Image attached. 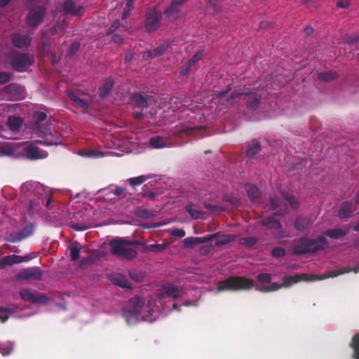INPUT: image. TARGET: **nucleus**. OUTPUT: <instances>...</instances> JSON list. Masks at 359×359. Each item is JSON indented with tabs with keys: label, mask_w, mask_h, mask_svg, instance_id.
Returning <instances> with one entry per match:
<instances>
[{
	"label": "nucleus",
	"mask_w": 359,
	"mask_h": 359,
	"mask_svg": "<svg viewBox=\"0 0 359 359\" xmlns=\"http://www.w3.org/2000/svg\"><path fill=\"white\" fill-rule=\"evenodd\" d=\"M171 235L177 238H183L185 236L186 233L182 229H175L171 231Z\"/></svg>",
	"instance_id": "obj_61"
},
{
	"label": "nucleus",
	"mask_w": 359,
	"mask_h": 359,
	"mask_svg": "<svg viewBox=\"0 0 359 359\" xmlns=\"http://www.w3.org/2000/svg\"><path fill=\"white\" fill-rule=\"evenodd\" d=\"M116 30H118L119 32H125L127 30V28L126 26L121 25V22L118 20H116L109 27V28L107 30V34H112Z\"/></svg>",
	"instance_id": "obj_38"
},
{
	"label": "nucleus",
	"mask_w": 359,
	"mask_h": 359,
	"mask_svg": "<svg viewBox=\"0 0 359 359\" xmlns=\"http://www.w3.org/2000/svg\"><path fill=\"white\" fill-rule=\"evenodd\" d=\"M36 122L39 123L44 121L47 118L46 113L43 111H38L35 115Z\"/></svg>",
	"instance_id": "obj_64"
},
{
	"label": "nucleus",
	"mask_w": 359,
	"mask_h": 359,
	"mask_svg": "<svg viewBox=\"0 0 359 359\" xmlns=\"http://www.w3.org/2000/svg\"><path fill=\"white\" fill-rule=\"evenodd\" d=\"M224 201L230 203L234 206H238L240 205L239 200L233 195H226L224 196Z\"/></svg>",
	"instance_id": "obj_57"
},
{
	"label": "nucleus",
	"mask_w": 359,
	"mask_h": 359,
	"mask_svg": "<svg viewBox=\"0 0 359 359\" xmlns=\"http://www.w3.org/2000/svg\"><path fill=\"white\" fill-rule=\"evenodd\" d=\"M327 244L324 236H319L316 238H301L294 243L292 249L294 255H303L323 250Z\"/></svg>",
	"instance_id": "obj_2"
},
{
	"label": "nucleus",
	"mask_w": 359,
	"mask_h": 359,
	"mask_svg": "<svg viewBox=\"0 0 359 359\" xmlns=\"http://www.w3.org/2000/svg\"><path fill=\"white\" fill-rule=\"evenodd\" d=\"M271 255L276 258L282 257L285 256V250L281 247H276L272 250Z\"/></svg>",
	"instance_id": "obj_54"
},
{
	"label": "nucleus",
	"mask_w": 359,
	"mask_h": 359,
	"mask_svg": "<svg viewBox=\"0 0 359 359\" xmlns=\"http://www.w3.org/2000/svg\"><path fill=\"white\" fill-rule=\"evenodd\" d=\"M162 14L155 8H148L146 12L144 26L147 32H155L160 27Z\"/></svg>",
	"instance_id": "obj_7"
},
{
	"label": "nucleus",
	"mask_w": 359,
	"mask_h": 359,
	"mask_svg": "<svg viewBox=\"0 0 359 359\" xmlns=\"http://www.w3.org/2000/svg\"><path fill=\"white\" fill-rule=\"evenodd\" d=\"M10 65L18 72H24L34 62V57L29 53L14 50L9 55Z\"/></svg>",
	"instance_id": "obj_4"
},
{
	"label": "nucleus",
	"mask_w": 359,
	"mask_h": 359,
	"mask_svg": "<svg viewBox=\"0 0 359 359\" xmlns=\"http://www.w3.org/2000/svg\"><path fill=\"white\" fill-rule=\"evenodd\" d=\"M355 210V203L353 201L343 202L338 210V216L340 219H346L350 217L353 211Z\"/></svg>",
	"instance_id": "obj_16"
},
{
	"label": "nucleus",
	"mask_w": 359,
	"mask_h": 359,
	"mask_svg": "<svg viewBox=\"0 0 359 359\" xmlns=\"http://www.w3.org/2000/svg\"><path fill=\"white\" fill-rule=\"evenodd\" d=\"M168 48V44L163 43L152 50L147 51L144 55V57H156L162 55L167 51Z\"/></svg>",
	"instance_id": "obj_26"
},
{
	"label": "nucleus",
	"mask_w": 359,
	"mask_h": 359,
	"mask_svg": "<svg viewBox=\"0 0 359 359\" xmlns=\"http://www.w3.org/2000/svg\"><path fill=\"white\" fill-rule=\"evenodd\" d=\"M7 126L12 131H18L22 127V120L20 117L11 116L7 121Z\"/></svg>",
	"instance_id": "obj_31"
},
{
	"label": "nucleus",
	"mask_w": 359,
	"mask_h": 359,
	"mask_svg": "<svg viewBox=\"0 0 359 359\" xmlns=\"http://www.w3.org/2000/svg\"><path fill=\"white\" fill-rule=\"evenodd\" d=\"M13 350V346L11 344H1L0 343V353L3 355H8Z\"/></svg>",
	"instance_id": "obj_47"
},
{
	"label": "nucleus",
	"mask_w": 359,
	"mask_h": 359,
	"mask_svg": "<svg viewBox=\"0 0 359 359\" xmlns=\"http://www.w3.org/2000/svg\"><path fill=\"white\" fill-rule=\"evenodd\" d=\"M147 180H148V177L145 175H140L136 177H131L128 180V182H129L130 186H136V185H140L143 182H144Z\"/></svg>",
	"instance_id": "obj_42"
},
{
	"label": "nucleus",
	"mask_w": 359,
	"mask_h": 359,
	"mask_svg": "<svg viewBox=\"0 0 359 359\" xmlns=\"http://www.w3.org/2000/svg\"><path fill=\"white\" fill-rule=\"evenodd\" d=\"M348 233V230L342 229L340 228H335L328 229L324 232V236H328L332 239H339L346 236Z\"/></svg>",
	"instance_id": "obj_24"
},
{
	"label": "nucleus",
	"mask_w": 359,
	"mask_h": 359,
	"mask_svg": "<svg viewBox=\"0 0 359 359\" xmlns=\"http://www.w3.org/2000/svg\"><path fill=\"white\" fill-rule=\"evenodd\" d=\"M150 145L155 149L163 148L167 146L165 141L161 136L151 137L149 140Z\"/></svg>",
	"instance_id": "obj_36"
},
{
	"label": "nucleus",
	"mask_w": 359,
	"mask_h": 359,
	"mask_svg": "<svg viewBox=\"0 0 359 359\" xmlns=\"http://www.w3.org/2000/svg\"><path fill=\"white\" fill-rule=\"evenodd\" d=\"M8 257H10L12 266L13 264H20L23 262H27L29 259L27 258V257H22V256L17 255H8Z\"/></svg>",
	"instance_id": "obj_48"
},
{
	"label": "nucleus",
	"mask_w": 359,
	"mask_h": 359,
	"mask_svg": "<svg viewBox=\"0 0 359 359\" xmlns=\"http://www.w3.org/2000/svg\"><path fill=\"white\" fill-rule=\"evenodd\" d=\"M257 243V238L254 236L243 237L240 238L239 243L246 247L250 248Z\"/></svg>",
	"instance_id": "obj_41"
},
{
	"label": "nucleus",
	"mask_w": 359,
	"mask_h": 359,
	"mask_svg": "<svg viewBox=\"0 0 359 359\" xmlns=\"http://www.w3.org/2000/svg\"><path fill=\"white\" fill-rule=\"evenodd\" d=\"M34 231V227L32 224L27 225L19 231L10 233L6 240L11 243H17L31 236Z\"/></svg>",
	"instance_id": "obj_11"
},
{
	"label": "nucleus",
	"mask_w": 359,
	"mask_h": 359,
	"mask_svg": "<svg viewBox=\"0 0 359 359\" xmlns=\"http://www.w3.org/2000/svg\"><path fill=\"white\" fill-rule=\"evenodd\" d=\"M43 272L41 268L38 266L24 269L20 271L15 277V280H41L43 277Z\"/></svg>",
	"instance_id": "obj_8"
},
{
	"label": "nucleus",
	"mask_w": 359,
	"mask_h": 359,
	"mask_svg": "<svg viewBox=\"0 0 359 359\" xmlns=\"http://www.w3.org/2000/svg\"><path fill=\"white\" fill-rule=\"evenodd\" d=\"M283 286L282 285L278 284V283H272L271 285H262L261 287L257 286L256 287V290H259L263 292H269L272 291H276L281 288Z\"/></svg>",
	"instance_id": "obj_40"
},
{
	"label": "nucleus",
	"mask_w": 359,
	"mask_h": 359,
	"mask_svg": "<svg viewBox=\"0 0 359 359\" xmlns=\"http://www.w3.org/2000/svg\"><path fill=\"white\" fill-rule=\"evenodd\" d=\"M63 9L66 13L79 15L81 8H77L72 0H65L63 4Z\"/></svg>",
	"instance_id": "obj_30"
},
{
	"label": "nucleus",
	"mask_w": 359,
	"mask_h": 359,
	"mask_svg": "<svg viewBox=\"0 0 359 359\" xmlns=\"http://www.w3.org/2000/svg\"><path fill=\"white\" fill-rule=\"evenodd\" d=\"M350 346L353 350V358L359 359V333L353 335Z\"/></svg>",
	"instance_id": "obj_35"
},
{
	"label": "nucleus",
	"mask_w": 359,
	"mask_h": 359,
	"mask_svg": "<svg viewBox=\"0 0 359 359\" xmlns=\"http://www.w3.org/2000/svg\"><path fill=\"white\" fill-rule=\"evenodd\" d=\"M41 203L39 201H30L29 208H28V212H39L40 210Z\"/></svg>",
	"instance_id": "obj_55"
},
{
	"label": "nucleus",
	"mask_w": 359,
	"mask_h": 359,
	"mask_svg": "<svg viewBox=\"0 0 359 359\" xmlns=\"http://www.w3.org/2000/svg\"><path fill=\"white\" fill-rule=\"evenodd\" d=\"M111 280L114 285H118L122 288H132L128 283L127 278L121 273L114 274L111 276Z\"/></svg>",
	"instance_id": "obj_25"
},
{
	"label": "nucleus",
	"mask_w": 359,
	"mask_h": 359,
	"mask_svg": "<svg viewBox=\"0 0 359 359\" xmlns=\"http://www.w3.org/2000/svg\"><path fill=\"white\" fill-rule=\"evenodd\" d=\"M7 266H12L10 257L8 256L0 258V269H5Z\"/></svg>",
	"instance_id": "obj_59"
},
{
	"label": "nucleus",
	"mask_w": 359,
	"mask_h": 359,
	"mask_svg": "<svg viewBox=\"0 0 359 359\" xmlns=\"http://www.w3.org/2000/svg\"><path fill=\"white\" fill-rule=\"evenodd\" d=\"M270 204L276 210V215H283L287 212V207L285 205H282V201L277 196H271L270 198Z\"/></svg>",
	"instance_id": "obj_18"
},
{
	"label": "nucleus",
	"mask_w": 359,
	"mask_h": 359,
	"mask_svg": "<svg viewBox=\"0 0 359 359\" xmlns=\"http://www.w3.org/2000/svg\"><path fill=\"white\" fill-rule=\"evenodd\" d=\"M209 6L212 8L215 12L220 11V6L218 4V0H208Z\"/></svg>",
	"instance_id": "obj_62"
},
{
	"label": "nucleus",
	"mask_w": 359,
	"mask_h": 359,
	"mask_svg": "<svg viewBox=\"0 0 359 359\" xmlns=\"http://www.w3.org/2000/svg\"><path fill=\"white\" fill-rule=\"evenodd\" d=\"M13 78V74L9 72H0V85L8 83Z\"/></svg>",
	"instance_id": "obj_45"
},
{
	"label": "nucleus",
	"mask_w": 359,
	"mask_h": 359,
	"mask_svg": "<svg viewBox=\"0 0 359 359\" xmlns=\"http://www.w3.org/2000/svg\"><path fill=\"white\" fill-rule=\"evenodd\" d=\"M311 225V221L309 218L298 216L294 222V227L299 231H304Z\"/></svg>",
	"instance_id": "obj_21"
},
{
	"label": "nucleus",
	"mask_w": 359,
	"mask_h": 359,
	"mask_svg": "<svg viewBox=\"0 0 359 359\" xmlns=\"http://www.w3.org/2000/svg\"><path fill=\"white\" fill-rule=\"evenodd\" d=\"M260 223L262 226H267L270 229L279 230L282 228L280 221L272 217H263L260 220Z\"/></svg>",
	"instance_id": "obj_23"
},
{
	"label": "nucleus",
	"mask_w": 359,
	"mask_h": 359,
	"mask_svg": "<svg viewBox=\"0 0 359 359\" xmlns=\"http://www.w3.org/2000/svg\"><path fill=\"white\" fill-rule=\"evenodd\" d=\"M122 315L128 325L140 320L151 323L158 317L159 311L152 302L147 303L142 298L133 297L126 304Z\"/></svg>",
	"instance_id": "obj_1"
},
{
	"label": "nucleus",
	"mask_w": 359,
	"mask_h": 359,
	"mask_svg": "<svg viewBox=\"0 0 359 359\" xmlns=\"http://www.w3.org/2000/svg\"><path fill=\"white\" fill-rule=\"evenodd\" d=\"M126 7L121 16L122 20L126 19L133 9L134 0H126Z\"/></svg>",
	"instance_id": "obj_43"
},
{
	"label": "nucleus",
	"mask_w": 359,
	"mask_h": 359,
	"mask_svg": "<svg viewBox=\"0 0 359 359\" xmlns=\"http://www.w3.org/2000/svg\"><path fill=\"white\" fill-rule=\"evenodd\" d=\"M167 248V244L161 243V244H151L148 245L145 247V252H153L159 253L164 250Z\"/></svg>",
	"instance_id": "obj_39"
},
{
	"label": "nucleus",
	"mask_w": 359,
	"mask_h": 359,
	"mask_svg": "<svg viewBox=\"0 0 359 359\" xmlns=\"http://www.w3.org/2000/svg\"><path fill=\"white\" fill-rule=\"evenodd\" d=\"M81 43L78 41L73 42L69 47L67 54L69 56L74 55L79 49Z\"/></svg>",
	"instance_id": "obj_50"
},
{
	"label": "nucleus",
	"mask_w": 359,
	"mask_h": 359,
	"mask_svg": "<svg viewBox=\"0 0 359 359\" xmlns=\"http://www.w3.org/2000/svg\"><path fill=\"white\" fill-rule=\"evenodd\" d=\"M24 88L18 83H10L3 88V92L6 95L15 97H21L24 94Z\"/></svg>",
	"instance_id": "obj_17"
},
{
	"label": "nucleus",
	"mask_w": 359,
	"mask_h": 359,
	"mask_svg": "<svg viewBox=\"0 0 359 359\" xmlns=\"http://www.w3.org/2000/svg\"><path fill=\"white\" fill-rule=\"evenodd\" d=\"M164 14L170 22H174L181 16L182 12L179 8L170 4L165 10Z\"/></svg>",
	"instance_id": "obj_22"
},
{
	"label": "nucleus",
	"mask_w": 359,
	"mask_h": 359,
	"mask_svg": "<svg viewBox=\"0 0 359 359\" xmlns=\"http://www.w3.org/2000/svg\"><path fill=\"white\" fill-rule=\"evenodd\" d=\"M111 252L116 256L132 260L137 256V252L135 249L128 248L125 239H113L109 243Z\"/></svg>",
	"instance_id": "obj_6"
},
{
	"label": "nucleus",
	"mask_w": 359,
	"mask_h": 359,
	"mask_svg": "<svg viewBox=\"0 0 359 359\" xmlns=\"http://www.w3.org/2000/svg\"><path fill=\"white\" fill-rule=\"evenodd\" d=\"M25 152L27 158L30 160H39L48 156L47 151L41 150L33 143L27 146Z\"/></svg>",
	"instance_id": "obj_15"
},
{
	"label": "nucleus",
	"mask_w": 359,
	"mask_h": 359,
	"mask_svg": "<svg viewBox=\"0 0 359 359\" xmlns=\"http://www.w3.org/2000/svg\"><path fill=\"white\" fill-rule=\"evenodd\" d=\"M46 13V8L43 6H37L31 9L26 16L27 25L31 27H38L42 22Z\"/></svg>",
	"instance_id": "obj_9"
},
{
	"label": "nucleus",
	"mask_w": 359,
	"mask_h": 359,
	"mask_svg": "<svg viewBox=\"0 0 359 359\" xmlns=\"http://www.w3.org/2000/svg\"><path fill=\"white\" fill-rule=\"evenodd\" d=\"M152 97L144 95L142 93H134L130 95V102L135 108L141 109L148 108L149 101H151Z\"/></svg>",
	"instance_id": "obj_10"
},
{
	"label": "nucleus",
	"mask_w": 359,
	"mask_h": 359,
	"mask_svg": "<svg viewBox=\"0 0 359 359\" xmlns=\"http://www.w3.org/2000/svg\"><path fill=\"white\" fill-rule=\"evenodd\" d=\"M245 191L251 202H254L260 197L261 192L258 187L252 184L245 185Z\"/></svg>",
	"instance_id": "obj_27"
},
{
	"label": "nucleus",
	"mask_w": 359,
	"mask_h": 359,
	"mask_svg": "<svg viewBox=\"0 0 359 359\" xmlns=\"http://www.w3.org/2000/svg\"><path fill=\"white\" fill-rule=\"evenodd\" d=\"M20 295L24 301L30 302L34 304H46L48 300L46 296L43 294H34L27 289L22 290Z\"/></svg>",
	"instance_id": "obj_13"
},
{
	"label": "nucleus",
	"mask_w": 359,
	"mask_h": 359,
	"mask_svg": "<svg viewBox=\"0 0 359 359\" xmlns=\"http://www.w3.org/2000/svg\"><path fill=\"white\" fill-rule=\"evenodd\" d=\"M299 281V278L292 276H285L283 278V286H290Z\"/></svg>",
	"instance_id": "obj_49"
},
{
	"label": "nucleus",
	"mask_w": 359,
	"mask_h": 359,
	"mask_svg": "<svg viewBox=\"0 0 359 359\" xmlns=\"http://www.w3.org/2000/svg\"><path fill=\"white\" fill-rule=\"evenodd\" d=\"M353 272L355 273H357L359 272V261L358 266L356 267L352 268V267H344L339 269L333 270V271H329L326 273V278H334L337 277L339 275H342L344 273Z\"/></svg>",
	"instance_id": "obj_20"
},
{
	"label": "nucleus",
	"mask_w": 359,
	"mask_h": 359,
	"mask_svg": "<svg viewBox=\"0 0 359 359\" xmlns=\"http://www.w3.org/2000/svg\"><path fill=\"white\" fill-rule=\"evenodd\" d=\"M196 128H190V127H182V128L179 129L178 130L175 131L174 133V135L179 136L180 135L184 133L187 135H190L192 134V132L195 130Z\"/></svg>",
	"instance_id": "obj_53"
},
{
	"label": "nucleus",
	"mask_w": 359,
	"mask_h": 359,
	"mask_svg": "<svg viewBox=\"0 0 359 359\" xmlns=\"http://www.w3.org/2000/svg\"><path fill=\"white\" fill-rule=\"evenodd\" d=\"M215 235H217L215 236V239H216L215 245L216 246H220L226 245L231 241H233L236 236L230 234H224L221 232L215 233Z\"/></svg>",
	"instance_id": "obj_28"
},
{
	"label": "nucleus",
	"mask_w": 359,
	"mask_h": 359,
	"mask_svg": "<svg viewBox=\"0 0 359 359\" xmlns=\"http://www.w3.org/2000/svg\"><path fill=\"white\" fill-rule=\"evenodd\" d=\"M255 285L254 280L243 276H231L217 283L218 292L249 290Z\"/></svg>",
	"instance_id": "obj_3"
},
{
	"label": "nucleus",
	"mask_w": 359,
	"mask_h": 359,
	"mask_svg": "<svg viewBox=\"0 0 359 359\" xmlns=\"http://www.w3.org/2000/svg\"><path fill=\"white\" fill-rule=\"evenodd\" d=\"M213 250V245L211 244L205 245L200 248L199 253L201 255H208Z\"/></svg>",
	"instance_id": "obj_58"
},
{
	"label": "nucleus",
	"mask_w": 359,
	"mask_h": 359,
	"mask_svg": "<svg viewBox=\"0 0 359 359\" xmlns=\"http://www.w3.org/2000/svg\"><path fill=\"white\" fill-rule=\"evenodd\" d=\"M185 210L191 215L194 219H205V213L203 211L194 208V203H189L185 206Z\"/></svg>",
	"instance_id": "obj_29"
},
{
	"label": "nucleus",
	"mask_w": 359,
	"mask_h": 359,
	"mask_svg": "<svg viewBox=\"0 0 359 359\" xmlns=\"http://www.w3.org/2000/svg\"><path fill=\"white\" fill-rule=\"evenodd\" d=\"M183 243L185 245V247L191 248L194 245H196L195 241H194V237H187L183 241Z\"/></svg>",
	"instance_id": "obj_60"
},
{
	"label": "nucleus",
	"mask_w": 359,
	"mask_h": 359,
	"mask_svg": "<svg viewBox=\"0 0 359 359\" xmlns=\"http://www.w3.org/2000/svg\"><path fill=\"white\" fill-rule=\"evenodd\" d=\"M204 55H205V51L203 50H200V51L197 52L196 53H195L191 57V59L188 61V62L189 63V66H194L197 62H198L199 60H201L203 58Z\"/></svg>",
	"instance_id": "obj_46"
},
{
	"label": "nucleus",
	"mask_w": 359,
	"mask_h": 359,
	"mask_svg": "<svg viewBox=\"0 0 359 359\" xmlns=\"http://www.w3.org/2000/svg\"><path fill=\"white\" fill-rule=\"evenodd\" d=\"M135 215L140 218L147 219L150 217L151 214L148 210L138 208L135 210Z\"/></svg>",
	"instance_id": "obj_56"
},
{
	"label": "nucleus",
	"mask_w": 359,
	"mask_h": 359,
	"mask_svg": "<svg viewBox=\"0 0 359 359\" xmlns=\"http://www.w3.org/2000/svg\"><path fill=\"white\" fill-rule=\"evenodd\" d=\"M262 97L257 93H239L233 91L231 96L226 99V101L232 104L236 100H245V106L248 109L255 110L258 108L261 102Z\"/></svg>",
	"instance_id": "obj_5"
},
{
	"label": "nucleus",
	"mask_w": 359,
	"mask_h": 359,
	"mask_svg": "<svg viewBox=\"0 0 359 359\" xmlns=\"http://www.w3.org/2000/svg\"><path fill=\"white\" fill-rule=\"evenodd\" d=\"M282 196L286 201L291 206L292 208L294 210H297L299 207V202L297 201V199L289 192H285L283 191Z\"/></svg>",
	"instance_id": "obj_34"
},
{
	"label": "nucleus",
	"mask_w": 359,
	"mask_h": 359,
	"mask_svg": "<svg viewBox=\"0 0 359 359\" xmlns=\"http://www.w3.org/2000/svg\"><path fill=\"white\" fill-rule=\"evenodd\" d=\"M338 77V74L334 71H326L320 72L318 79L324 82H330L335 80Z\"/></svg>",
	"instance_id": "obj_33"
},
{
	"label": "nucleus",
	"mask_w": 359,
	"mask_h": 359,
	"mask_svg": "<svg viewBox=\"0 0 359 359\" xmlns=\"http://www.w3.org/2000/svg\"><path fill=\"white\" fill-rule=\"evenodd\" d=\"M261 149L259 142L257 140H254L249 146L246 155L248 158H253L261 151Z\"/></svg>",
	"instance_id": "obj_32"
},
{
	"label": "nucleus",
	"mask_w": 359,
	"mask_h": 359,
	"mask_svg": "<svg viewBox=\"0 0 359 359\" xmlns=\"http://www.w3.org/2000/svg\"><path fill=\"white\" fill-rule=\"evenodd\" d=\"M99 257L97 256L96 257L88 256L87 257L83 258L80 262V267L81 268H86L88 267L96 261Z\"/></svg>",
	"instance_id": "obj_44"
},
{
	"label": "nucleus",
	"mask_w": 359,
	"mask_h": 359,
	"mask_svg": "<svg viewBox=\"0 0 359 359\" xmlns=\"http://www.w3.org/2000/svg\"><path fill=\"white\" fill-rule=\"evenodd\" d=\"M69 97L71 99V100L74 102L78 106L85 109H88L89 107L88 102L86 100L79 97L76 94L73 93H70L69 94Z\"/></svg>",
	"instance_id": "obj_37"
},
{
	"label": "nucleus",
	"mask_w": 359,
	"mask_h": 359,
	"mask_svg": "<svg viewBox=\"0 0 359 359\" xmlns=\"http://www.w3.org/2000/svg\"><path fill=\"white\" fill-rule=\"evenodd\" d=\"M70 256L72 261L74 262L76 261L79 258L80 249L76 245H74L70 248Z\"/></svg>",
	"instance_id": "obj_52"
},
{
	"label": "nucleus",
	"mask_w": 359,
	"mask_h": 359,
	"mask_svg": "<svg viewBox=\"0 0 359 359\" xmlns=\"http://www.w3.org/2000/svg\"><path fill=\"white\" fill-rule=\"evenodd\" d=\"M114 85V81L113 78L109 77L107 78L102 86L99 88V96L100 98L104 99L107 97L110 92L111 91Z\"/></svg>",
	"instance_id": "obj_19"
},
{
	"label": "nucleus",
	"mask_w": 359,
	"mask_h": 359,
	"mask_svg": "<svg viewBox=\"0 0 359 359\" xmlns=\"http://www.w3.org/2000/svg\"><path fill=\"white\" fill-rule=\"evenodd\" d=\"M257 280L259 283H269L271 281V276L269 273H261L257 276Z\"/></svg>",
	"instance_id": "obj_51"
},
{
	"label": "nucleus",
	"mask_w": 359,
	"mask_h": 359,
	"mask_svg": "<svg viewBox=\"0 0 359 359\" xmlns=\"http://www.w3.org/2000/svg\"><path fill=\"white\" fill-rule=\"evenodd\" d=\"M11 41L15 47L23 49L28 48L31 45L32 38L28 34L15 33L11 36Z\"/></svg>",
	"instance_id": "obj_14"
},
{
	"label": "nucleus",
	"mask_w": 359,
	"mask_h": 359,
	"mask_svg": "<svg viewBox=\"0 0 359 359\" xmlns=\"http://www.w3.org/2000/svg\"><path fill=\"white\" fill-rule=\"evenodd\" d=\"M336 6L339 8H348L350 6V2L348 0L338 1Z\"/></svg>",
	"instance_id": "obj_63"
},
{
	"label": "nucleus",
	"mask_w": 359,
	"mask_h": 359,
	"mask_svg": "<svg viewBox=\"0 0 359 359\" xmlns=\"http://www.w3.org/2000/svg\"><path fill=\"white\" fill-rule=\"evenodd\" d=\"M181 295V288L176 287L175 285H168L161 288V295L158 301L159 302L161 303L162 301H163L168 297H171L173 298L174 299H177L180 298Z\"/></svg>",
	"instance_id": "obj_12"
}]
</instances>
